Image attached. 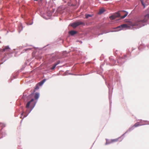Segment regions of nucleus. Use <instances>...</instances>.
I'll return each instance as SVG.
<instances>
[{
	"mask_svg": "<svg viewBox=\"0 0 149 149\" xmlns=\"http://www.w3.org/2000/svg\"><path fill=\"white\" fill-rule=\"evenodd\" d=\"M149 19V13H148L144 17L143 19L139 18L134 21H129L127 24L121 25L118 27V28H128L131 26H137L139 27H141L144 25V23L146 22Z\"/></svg>",
	"mask_w": 149,
	"mask_h": 149,
	"instance_id": "nucleus-1",
	"label": "nucleus"
},
{
	"mask_svg": "<svg viewBox=\"0 0 149 149\" xmlns=\"http://www.w3.org/2000/svg\"><path fill=\"white\" fill-rule=\"evenodd\" d=\"M121 13H120L119 12H118L115 14L111 15L109 17L110 19L111 20H113L115 19L117 17H120L121 19H123L127 16L128 14V13L124 10L120 11Z\"/></svg>",
	"mask_w": 149,
	"mask_h": 149,
	"instance_id": "nucleus-2",
	"label": "nucleus"
},
{
	"mask_svg": "<svg viewBox=\"0 0 149 149\" xmlns=\"http://www.w3.org/2000/svg\"><path fill=\"white\" fill-rule=\"evenodd\" d=\"M80 25H85V23L84 22L79 21L72 24L71 26L73 28H74Z\"/></svg>",
	"mask_w": 149,
	"mask_h": 149,
	"instance_id": "nucleus-3",
	"label": "nucleus"
},
{
	"mask_svg": "<svg viewBox=\"0 0 149 149\" xmlns=\"http://www.w3.org/2000/svg\"><path fill=\"white\" fill-rule=\"evenodd\" d=\"M34 101V99H31L30 101H29L27 103L26 107V108H29L30 106H31L33 103V102Z\"/></svg>",
	"mask_w": 149,
	"mask_h": 149,
	"instance_id": "nucleus-4",
	"label": "nucleus"
},
{
	"mask_svg": "<svg viewBox=\"0 0 149 149\" xmlns=\"http://www.w3.org/2000/svg\"><path fill=\"white\" fill-rule=\"evenodd\" d=\"M144 0H140V1L141 3V4L142 6H143V8H144L147 5V4H146L144 2Z\"/></svg>",
	"mask_w": 149,
	"mask_h": 149,
	"instance_id": "nucleus-5",
	"label": "nucleus"
},
{
	"mask_svg": "<svg viewBox=\"0 0 149 149\" xmlns=\"http://www.w3.org/2000/svg\"><path fill=\"white\" fill-rule=\"evenodd\" d=\"M77 32L76 31H71L69 32V33L70 35L72 36L76 34L77 33Z\"/></svg>",
	"mask_w": 149,
	"mask_h": 149,
	"instance_id": "nucleus-6",
	"label": "nucleus"
},
{
	"mask_svg": "<svg viewBox=\"0 0 149 149\" xmlns=\"http://www.w3.org/2000/svg\"><path fill=\"white\" fill-rule=\"evenodd\" d=\"M142 125V124H140V123L138 122L135 123L134 126L135 127H136L139 126L141 125Z\"/></svg>",
	"mask_w": 149,
	"mask_h": 149,
	"instance_id": "nucleus-7",
	"label": "nucleus"
},
{
	"mask_svg": "<svg viewBox=\"0 0 149 149\" xmlns=\"http://www.w3.org/2000/svg\"><path fill=\"white\" fill-rule=\"evenodd\" d=\"M39 93H36L35 94L34 97L36 100L39 97Z\"/></svg>",
	"mask_w": 149,
	"mask_h": 149,
	"instance_id": "nucleus-8",
	"label": "nucleus"
},
{
	"mask_svg": "<svg viewBox=\"0 0 149 149\" xmlns=\"http://www.w3.org/2000/svg\"><path fill=\"white\" fill-rule=\"evenodd\" d=\"M104 11H105V10L104 9H103V8L101 9L100 10V11L98 13L99 14H101Z\"/></svg>",
	"mask_w": 149,
	"mask_h": 149,
	"instance_id": "nucleus-9",
	"label": "nucleus"
},
{
	"mask_svg": "<svg viewBox=\"0 0 149 149\" xmlns=\"http://www.w3.org/2000/svg\"><path fill=\"white\" fill-rule=\"evenodd\" d=\"M9 49L10 48L8 46H6L4 48H3L2 49V52H4L6 50Z\"/></svg>",
	"mask_w": 149,
	"mask_h": 149,
	"instance_id": "nucleus-10",
	"label": "nucleus"
},
{
	"mask_svg": "<svg viewBox=\"0 0 149 149\" xmlns=\"http://www.w3.org/2000/svg\"><path fill=\"white\" fill-rule=\"evenodd\" d=\"M85 16L86 18H88L89 17H92V15H91L86 14Z\"/></svg>",
	"mask_w": 149,
	"mask_h": 149,
	"instance_id": "nucleus-11",
	"label": "nucleus"
},
{
	"mask_svg": "<svg viewBox=\"0 0 149 149\" xmlns=\"http://www.w3.org/2000/svg\"><path fill=\"white\" fill-rule=\"evenodd\" d=\"M31 49L30 48H28L26 49H24L22 52V53H24L26 51H28L31 50Z\"/></svg>",
	"mask_w": 149,
	"mask_h": 149,
	"instance_id": "nucleus-12",
	"label": "nucleus"
},
{
	"mask_svg": "<svg viewBox=\"0 0 149 149\" xmlns=\"http://www.w3.org/2000/svg\"><path fill=\"white\" fill-rule=\"evenodd\" d=\"M56 66V65H55L54 64V65L52 66V67L51 68V70L54 69L55 68Z\"/></svg>",
	"mask_w": 149,
	"mask_h": 149,
	"instance_id": "nucleus-13",
	"label": "nucleus"
},
{
	"mask_svg": "<svg viewBox=\"0 0 149 149\" xmlns=\"http://www.w3.org/2000/svg\"><path fill=\"white\" fill-rule=\"evenodd\" d=\"M43 84V83L41 81L38 84L39 86H41Z\"/></svg>",
	"mask_w": 149,
	"mask_h": 149,
	"instance_id": "nucleus-14",
	"label": "nucleus"
},
{
	"mask_svg": "<svg viewBox=\"0 0 149 149\" xmlns=\"http://www.w3.org/2000/svg\"><path fill=\"white\" fill-rule=\"evenodd\" d=\"M118 139H113V140H112V141H113V142L116 141H118Z\"/></svg>",
	"mask_w": 149,
	"mask_h": 149,
	"instance_id": "nucleus-15",
	"label": "nucleus"
},
{
	"mask_svg": "<svg viewBox=\"0 0 149 149\" xmlns=\"http://www.w3.org/2000/svg\"><path fill=\"white\" fill-rule=\"evenodd\" d=\"M60 63V62L59 61H57V62L55 63H54L55 64V65H56V66L58 65V64H59Z\"/></svg>",
	"mask_w": 149,
	"mask_h": 149,
	"instance_id": "nucleus-16",
	"label": "nucleus"
},
{
	"mask_svg": "<svg viewBox=\"0 0 149 149\" xmlns=\"http://www.w3.org/2000/svg\"><path fill=\"white\" fill-rule=\"evenodd\" d=\"M39 89V87L38 85H37L36 86V88H35V90H37Z\"/></svg>",
	"mask_w": 149,
	"mask_h": 149,
	"instance_id": "nucleus-17",
	"label": "nucleus"
},
{
	"mask_svg": "<svg viewBox=\"0 0 149 149\" xmlns=\"http://www.w3.org/2000/svg\"><path fill=\"white\" fill-rule=\"evenodd\" d=\"M46 81V79H43L42 81H41L43 83H44L45 81Z\"/></svg>",
	"mask_w": 149,
	"mask_h": 149,
	"instance_id": "nucleus-18",
	"label": "nucleus"
},
{
	"mask_svg": "<svg viewBox=\"0 0 149 149\" xmlns=\"http://www.w3.org/2000/svg\"><path fill=\"white\" fill-rule=\"evenodd\" d=\"M21 28L22 29V26H21Z\"/></svg>",
	"mask_w": 149,
	"mask_h": 149,
	"instance_id": "nucleus-19",
	"label": "nucleus"
},
{
	"mask_svg": "<svg viewBox=\"0 0 149 149\" xmlns=\"http://www.w3.org/2000/svg\"><path fill=\"white\" fill-rule=\"evenodd\" d=\"M34 1H37L38 0H34Z\"/></svg>",
	"mask_w": 149,
	"mask_h": 149,
	"instance_id": "nucleus-20",
	"label": "nucleus"
},
{
	"mask_svg": "<svg viewBox=\"0 0 149 149\" xmlns=\"http://www.w3.org/2000/svg\"><path fill=\"white\" fill-rule=\"evenodd\" d=\"M19 31V32H20V31Z\"/></svg>",
	"mask_w": 149,
	"mask_h": 149,
	"instance_id": "nucleus-21",
	"label": "nucleus"
}]
</instances>
